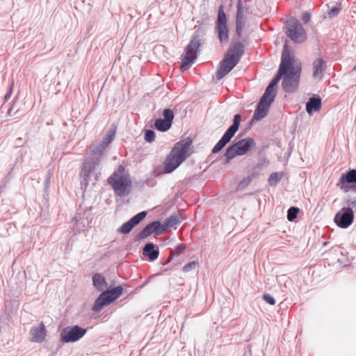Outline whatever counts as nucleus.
Returning <instances> with one entry per match:
<instances>
[{"label": "nucleus", "mask_w": 356, "mask_h": 356, "mask_svg": "<svg viewBox=\"0 0 356 356\" xmlns=\"http://www.w3.org/2000/svg\"><path fill=\"white\" fill-rule=\"evenodd\" d=\"M115 134V131L111 129L102 141H96L90 145V159L85 161L80 173L82 178L81 184L86 187L92 177L94 180H97L98 176L100 175L99 163L104 156V151L113 140Z\"/></svg>", "instance_id": "obj_1"}, {"label": "nucleus", "mask_w": 356, "mask_h": 356, "mask_svg": "<svg viewBox=\"0 0 356 356\" xmlns=\"http://www.w3.org/2000/svg\"><path fill=\"white\" fill-rule=\"evenodd\" d=\"M285 71L283 74L282 86L283 90L287 93L296 91L300 83L301 73V64L296 63L293 56L290 54V49L287 45V55L284 60Z\"/></svg>", "instance_id": "obj_2"}, {"label": "nucleus", "mask_w": 356, "mask_h": 356, "mask_svg": "<svg viewBox=\"0 0 356 356\" xmlns=\"http://www.w3.org/2000/svg\"><path fill=\"white\" fill-rule=\"evenodd\" d=\"M192 145V140L189 138H184L177 143L167 156L164 165L166 173L173 172L189 156L188 154Z\"/></svg>", "instance_id": "obj_3"}, {"label": "nucleus", "mask_w": 356, "mask_h": 356, "mask_svg": "<svg viewBox=\"0 0 356 356\" xmlns=\"http://www.w3.org/2000/svg\"><path fill=\"white\" fill-rule=\"evenodd\" d=\"M108 182L111 185L115 194L118 196L123 197L129 193L131 180L128 172H126L124 168L122 165H120L113 173L112 176L108 178Z\"/></svg>", "instance_id": "obj_4"}, {"label": "nucleus", "mask_w": 356, "mask_h": 356, "mask_svg": "<svg viewBox=\"0 0 356 356\" xmlns=\"http://www.w3.org/2000/svg\"><path fill=\"white\" fill-rule=\"evenodd\" d=\"M203 33L200 31H195L189 44L185 49L184 54L181 56V70H188L195 62L199 48L201 46L200 36Z\"/></svg>", "instance_id": "obj_5"}, {"label": "nucleus", "mask_w": 356, "mask_h": 356, "mask_svg": "<svg viewBox=\"0 0 356 356\" xmlns=\"http://www.w3.org/2000/svg\"><path fill=\"white\" fill-rule=\"evenodd\" d=\"M255 145L254 140L250 137L240 140L227 149L225 154V160L224 163H229L236 156L247 154L252 149L255 147Z\"/></svg>", "instance_id": "obj_6"}, {"label": "nucleus", "mask_w": 356, "mask_h": 356, "mask_svg": "<svg viewBox=\"0 0 356 356\" xmlns=\"http://www.w3.org/2000/svg\"><path fill=\"white\" fill-rule=\"evenodd\" d=\"M122 293L123 288L122 286L103 291L95 301L92 309L95 312H99L104 306L108 305L121 296Z\"/></svg>", "instance_id": "obj_7"}, {"label": "nucleus", "mask_w": 356, "mask_h": 356, "mask_svg": "<svg viewBox=\"0 0 356 356\" xmlns=\"http://www.w3.org/2000/svg\"><path fill=\"white\" fill-rule=\"evenodd\" d=\"M285 33L295 43H301L307 39L305 29L295 17H291L286 21Z\"/></svg>", "instance_id": "obj_8"}, {"label": "nucleus", "mask_w": 356, "mask_h": 356, "mask_svg": "<svg viewBox=\"0 0 356 356\" xmlns=\"http://www.w3.org/2000/svg\"><path fill=\"white\" fill-rule=\"evenodd\" d=\"M241 118V117L239 114H236L234 116L233 124L228 128L220 140L213 147L212 149L213 154H216L220 152L230 141L238 129Z\"/></svg>", "instance_id": "obj_9"}, {"label": "nucleus", "mask_w": 356, "mask_h": 356, "mask_svg": "<svg viewBox=\"0 0 356 356\" xmlns=\"http://www.w3.org/2000/svg\"><path fill=\"white\" fill-rule=\"evenodd\" d=\"M216 32L220 43H227L229 40L228 27L227 25V17L221 6L218 10V18L216 26Z\"/></svg>", "instance_id": "obj_10"}, {"label": "nucleus", "mask_w": 356, "mask_h": 356, "mask_svg": "<svg viewBox=\"0 0 356 356\" xmlns=\"http://www.w3.org/2000/svg\"><path fill=\"white\" fill-rule=\"evenodd\" d=\"M86 332V329L78 325L68 326L61 331L60 339L64 343L75 342L82 338Z\"/></svg>", "instance_id": "obj_11"}, {"label": "nucleus", "mask_w": 356, "mask_h": 356, "mask_svg": "<svg viewBox=\"0 0 356 356\" xmlns=\"http://www.w3.org/2000/svg\"><path fill=\"white\" fill-rule=\"evenodd\" d=\"M287 55V44L285 43L282 53V59H281V63L280 65V67L278 70L277 73L275 76V77L271 80L269 85L267 86L264 94L268 96H273L275 98L276 96V92L275 87L277 86V83L280 80V79L283 76V74L285 71V65H284V60H285V56Z\"/></svg>", "instance_id": "obj_12"}, {"label": "nucleus", "mask_w": 356, "mask_h": 356, "mask_svg": "<svg viewBox=\"0 0 356 356\" xmlns=\"http://www.w3.org/2000/svg\"><path fill=\"white\" fill-rule=\"evenodd\" d=\"M274 99L273 96L270 97L264 94L254 111L253 119L258 121L266 117L269 111L270 106L273 102Z\"/></svg>", "instance_id": "obj_13"}, {"label": "nucleus", "mask_w": 356, "mask_h": 356, "mask_svg": "<svg viewBox=\"0 0 356 356\" xmlns=\"http://www.w3.org/2000/svg\"><path fill=\"white\" fill-rule=\"evenodd\" d=\"M353 218L354 213L352 209L344 207L337 212L334 217V221L339 227L346 228L352 224Z\"/></svg>", "instance_id": "obj_14"}, {"label": "nucleus", "mask_w": 356, "mask_h": 356, "mask_svg": "<svg viewBox=\"0 0 356 356\" xmlns=\"http://www.w3.org/2000/svg\"><path fill=\"white\" fill-rule=\"evenodd\" d=\"M339 185L345 192L350 191L356 192V170H351L346 174L342 175Z\"/></svg>", "instance_id": "obj_15"}, {"label": "nucleus", "mask_w": 356, "mask_h": 356, "mask_svg": "<svg viewBox=\"0 0 356 356\" xmlns=\"http://www.w3.org/2000/svg\"><path fill=\"white\" fill-rule=\"evenodd\" d=\"M163 232V228H161V223L159 221H153L146 225L140 232L137 234L135 237V241L143 240L152 233L156 234H161Z\"/></svg>", "instance_id": "obj_16"}, {"label": "nucleus", "mask_w": 356, "mask_h": 356, "mask_svg": "<svg viewBox=\"0 0 356 356\" xmlns=\"http://www.w3.org/2000/svg\"><path fill=\"white\" fill-rule=\"evenodd\" d=\"M163 119H157L155 121L154 125L157 130L161 131H166L172 126V120L174 119V113L170 108L164 109L163 112Z\"/></svg>", "instance_id": "obj_17"}, {"label": "nucleus", "mask_w": 356, "mask_h": 356, "mask_svg": "<svg viewBox=\"0 0 356 356\" xmlns=\"http://www.w3.org/2000/svg\"><path fill=\"white\" fill-rule=\"evenodd\" d=\"M236 8V33L238 36H241L245 24L247 8L243 7L242 0L238 1Z\"/></svg>", "instance_id": "obj_18"}, {"label": "nucleus", "mask_w": 356, "mask_h": 356, "mask_svg": "<svg viewBox=\"0 0 356 356\" xmlns=\"http://www.w3.org/2000/svg\"><path fill=\"white\" fill-rule=\"evenodd\" d=\"M47 330L43 322H40L36 325H33L30 330L29 341L34 343H42L46 338Z\"/></svg>", "instance_id": "obj_19"}, {"label": "nucleus", "mask_w": 356, "mask_h": 356, "mask_svg": "<svg viewBox=\"0 0 356 356\" xmlns=\"http://www.w3.org/2000/svg\"><path fill=\"white\" fill-rule=\"evenodd\" d=\"M146 211H141L133 216L127 222L123 223L121 227L118 229V232L124 234H129L131 229L140 223L146 216Z\"/></svg>", "instance_id": "obj_20"}, {"label": "nucleus", "mask_w": 356, "mask_h": 356, "mask_svg": "<svg viewBox=\"0 0 356 356\" xmlns=\"http://www.w3.org/2000/svg\"><path fill=\"white\" fill-rule=\"evenodd\" d=\"M237 60H233L231 58L225 56L224 58L220 63V67L216 73V78L218 80L222 79L227 75L236 65Z\"/></svg>", "instance_id": "obj_21"}, {"label": "nucleus", "mask_w": 356, "mask_h": 356, "mask_svg": "<svg viewBox=\"0 0 356 356\" xmlns=\"http://www.w3.org/2000/svg\"><path fill=\"white\" fill-rule=\"evenodd\" d=\"M244 48L245 47L241 42H236L229 47L225 55L233 60H237L238 63L244 54Z\"/></svg>", "instance_id": "obj_22"}, {"label": "nucleus", "mask_w": 356, "mask_h": 356, "mask_svg": "<svg viewBox=\"0 0 356 356\" xmlns=\"http://www.w3.org/2000/svg\"><path fill=\"white\" fill-rule=\"evenodd\" d=\"M312 68L313 77L315 79L321 80L326 70V65L325 61L321 58L315 59L312 63Z\"/></svg>", "instance_id": "obj_23"}, {"label": "nucleus", "mask_w": 356, "mask_h": 356, "mask_svg": "<svg viewBox=\"0 0 356 356\" xmlns=\"http://www.w3.org/2000/svg\"><path fill=\"white\" fill-rule=\"evenodd\" d=\"M92 284L99 291H103L108 288V284L105 277L100 273H95L92 276Z\"/></svg>", "instance_id": "obj_24"}, {"label": "nucleus", "mask_w": 356, "mask_h": 356, "mask_svg": "<svg viewBox=\"0 0 356 356\" xmlns=\"http://www.w3.org/2000/svg\"><path fill=\"white\" fill-rule=\"evenodd\" d=\"M143 254L147 257L150 261L156 260L159 254V250L154 249V245L152 243H147L143 249Z\"/></svg>", "instance_id": "obj_25"}, {"label": "nucleus", "mask_w": 356, "mask_h": 356, "mask_svg": "<svg viewBox=\"0 0 356 356\" xmlns=\"http://www.w3.org/2000/svg\"><path fill=\"white\" fill-rule=\"evenodd\" d=\"M321 107V100L318 97H311L306 104V111L312 115L314 111H318Z\"/></svg>", "instance_id": "obj_26"}, {"label": "nucleus", "mask_w": 356, "mask_h": 356, "mask_svg": "<svg viewBox=\"0 0 356 356\" xmlns=\"http://www.w3.org/2000/svg\"><path fill=\"white\" fill-rule=\"evenodd\" d=\"M182 218L179 215H172L169 218H166L161 224V228H163V231L166 228H175L181 222Z\"/></svg>", "instance_id": "obj_27"}, {"label": "nucleus", "mask_w": 356, "mask_h": 356, "mask_svg": "<svg viewBox=\"0 0 356 356\" xmlns=\"http://www.w3.org/2000/svg\"><path fill=\"white\" fill-rule=\"evenodd\" d=\"M282 172H273L268 177V184L271 186H275L282 179Z\"/></svg>", "instance_id": "obj_28"}, {"label": "nucleus", "mask_w": 356, "mask_h": 356, "mask_svg": "<svg viewBox=\"0 0 356 356\" xmlns=\"http://www.w3.org/2000/svg\"><path fill=\"white\" fill-rule=\"evenodd\" d=\"M338 262L343 265V266H348L350 260L348 257V252H341L340 254V256L338 257Z\"/></svg>", "instance_id": "obj_29"}, {"label": "nucleus", "mask_w": 356, "mask_h": 356, "mask_svg": "<svg viewBox=\"0 0 356 356\" xmlns=\"http://www.w3.org/2000/svg\"><path fill=\"white\" fill-rule=\"evenodd\" d=\"M299 212V209L297 207H291L287 211V219L289 221L294 220L296 218L298 213Z\"/></svg>", "instance_id": "obj_30"}, {"label": "nucleus", "mask_w": 356, "mask_h": 356, "mask_svg": "<svg viewBox=\"0 0 356 356\" xmlns=\"http://www.w3.org/2000/svg\"><path fill=\"white\" fill-rule=\"evenodd\" d=\"M252 177L248 175V177L243 178L238 184V188L239 189H243L245 187L248 186L251 181H252Z\"/></svg>", "instance_id": "obj_31"}, {"label": "nucleus", "mask_w": 356, "mask_h": 356, "mask_svg": "<svg viewBox=\"0 0 356 356\" xmlns=\"http://www.w3.org/2000/svg\"><path fill=\"white\" fill-rule=\"evenodd\" d=\"M155 139V133L153 130L149 129L145 131V140L148 143H152Z\"/></svg>", "instance_id": "obj_32"}, {"label": "nucleus", "mask_w": 356, "mask_h": 356, "mask_svg": "<svg viewBox=\"0 0 356 356\" xmlns=\"http://www.w3.org/2000/svg\"><path fill=\"white\" fill-rule=\"evenodd\" d=\"M166 173L165 172V165L164 166H162V165H159L158 166L157 168H156L153 171H152V175L154 177H159L161 175H163Z\"/></svg>", "instance_id": "obj_33"}, {"label": "nucleus", "mask_w": 356, "mask_h": 356, "mask_svg": "<svg viewBox=\"0 0 356 356\" xmlns=\"http://www.w3.org/2000/svg\"><path fill=\"white\" fill-rule=\"evenodd\" d=\"M197 266V261H190L183 267V271L185 273H188V272L195 269Z\"/></svg>", "instance_id": "obj_34"}, {"label": "nucleus", "mask_w": 356, "mask_h": 356, "mask_svg": "<svg viewBox=\"0 0 356 356\" xmlns=\"http://www.w3.org/2000/svg\"><path fill=\"white\" fill-rule=\"evenodd\" d=\"M263 299L267 303H268L271 305H274L275 304V300L274 298L268 293H264L263 295Z\"/></svg>", "instance_id": "obj_35"}, {"label": "nucleus", "mask_w": 356, "mask_h": 356, "mask_svg": "<svg viewBox=\"0 0 356 356\" xmlns=\"http://www.w3.org/2000/svg\"><path fill=\"white\" fill-rule=\"evenodd\" d=\"M268 163H269L268 161H267L266 159H263L262 161H261L258 163H257V165L255 166H254V168H255L256 169H257L259 170H262L263 168L268 166Z\"/></svg>", "instance_id": "obj_36"}, {"label": "nucleus", "mask_w": 356, "mask_h": 356, "mask_svg": "<svg viewBox=\"0 0 356 356\" xmlns=\"http://www.w3.org/2000/svg\"><path fill=\"white\" fill-rule=\"evenodd\" d=\"M72 222L75 223V225H76V229H77V231L79 232H80L81 230L82 229V228H83L85 226L82 222L79 223V220L77 219L76 216H74L72 218Z\"/></svg>", "instance_id": "obj_37"}, {"label": "nucleus", "mask_w": 356, "mask_h": 356, "mask_svg": "<svg viewBox=\"0 0 356 356\" xmlns=\"http://www.w3.org/2000/svg\"><path fill=\"white\" fill-rule=\"evenodd\" d=\"M340 11V8L339 6H334L328 13L330 17H332L337 16Z\"/></svg>", "instance_id": "obj_38"}, {"label": "nucleus", "mask_w": 356, "mask_h": 356, "mask_svg": "<svg viewBox=\"0 0 356 356\" xmlns=\"http://www.w3.org/2000/svg\"><path fill=\"white\" fill-rule=\"evenodd\" d=\"M311 14L308 12H305L302 15V20L304 23L307 24L310 21Z\"/></svg>", "instance_id": "obj_39"}, {"label": "nucleus", "mask_w": 356, "mask_h": 356, "mask_svg": "<svg viewBox=\"0 0 356 356\" xmlns=\"http://www.w3.org/2000/svg\"><path fill=\"white\" fill-rule=\"evenodd\" d=\"M346 203L348 205V207L351 208L352 209L353 208H356V197L348 200Z\"/></svg>", "instance_id": "obj_40"}, {"label": "nucleus", "mask_w": 356, "mask_h": 356, "mask_svg": "<svg viewBox=\"0 0 356 356\" xmlns=\"http://www.w3.org/2000/svg\"><path fill=\"white\" fill-rule=\"evenodd\" d=\"M260 172H261V170H259L256 169L255 168H253L249 175L250 177H252V179H254V178L259 176Z\"/></svg>", "instance_id": "obj_41"}, {"label": "nucleus", "mask_w": 356, "mask_h": 356, "mask_svg": "<svg viewBox=\"0 0 356 356\" xmlns=\"http://www.w3.org/2000/svg\"><path fill=\"white\" fill-rule=\"evenodd\" d=\"M18 111V108H15V105H12L11 107L8 111V114L9 115H13Z\"/></svg>", "instance_id": "obj_42"}, {"label": "nucleus", "mask_w": 356, "mask_h": 356, "mask_svg": "<svg viewBox=\"0 0 356 356\" xmlns=\"http://www.w3.org/2000/svg\"><path fill=\"white\" fill-rule=\"evenodd\" d=\"M184 250H185V246L182 244L177 245L175 248L176 253L178 254L184 252Z\"/></svg>", "instance_id": "obj_43"}, {"label": "nucleus", "mask_w": 356, "mask_h": 356, "mask_svg": "<svg viewBox=\"0 0 356 356\" xmlns=\"http://www.w3.org/2000/svg\"><path fill=\"white\" fill-rule=\"evenodd\" d=\"M50 179H51V173L49 171L47 175V177H46V179H45V185L47 186L50 181Z\"/></svg>", "instance_id": "obj_44"}, {"label": "nucleus", "mask_w": 356, "mask_h": 356, "mask_svg": "<svg viewBox=\"0 0 356 356\" xmlns=\"http://www.w3.org/2000/svg\"><path fill=\"white\" fill-rule=\"evenodd\" d=\"M10 92H11V90H10L9 93H8L6 96H5V99H7L8 98L10 97Z\"/></svg>", "instance_id": "obj_45"}]
</instances>
